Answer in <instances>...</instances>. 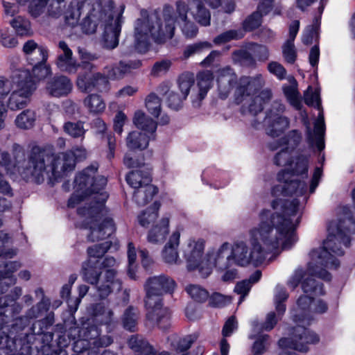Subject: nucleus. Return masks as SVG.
<instances>
[{
	"mask_svg": "<svg viewBox=\"0 0 355 355\" xmlns=\"http://www.w3.org/2000/svg\"><path fill=\"white\" fill-rule=\"evenodd\" d=\"M274 211L263 209L259 214V223L250 230L252 249L250 263L258 266L268 253L282 248L289 250L297 241L291 217L297 214V199H276L271 203Z\"/></svg>",
	"mask_w": 355,
	"mask_h": 355,
	"instance_id": "nucleus-1",
	"label": "nucleus"
},
{
	"mask_svg": "<svg viewBox=\"0 0 355 355\" xmlns=\"http://www.w3.org/2000/svg\"><path fill=\"white\" fill-rule=\"evenodd\" d=\"M343 216H340L338 222H331L328 225V236L323 243L322 248L313 250L310 252L312 261H315V266L310 263L307 277L302 283L303 291L309 295H322L325 292L323 284L317 282L314 277L320 278L324 281H330L331 274L318 265L328 268H337L339 261L331 254L342 256L344 254L341 245L349 247L350 243L349 234L355 233V221L352 212L348 207L343 208Z\"/></svg>",
	"mask_w": 355,
	"mask_h": 355,
	"instance_id": "nucleus-2",
	"label": "nucleus"
},
{
	"mask_svg": "<svg viewBox=\"0 0 355 355\" xmlns=\"http://www.w3.org/2000/svg\"><path fill=\"white\" fill-rule=\"evenodd\" d=\"M98 166L91 165L78 173L74 180L75 191L68 200V207L73 208L81 201L87 198L89 205L78 209L79 215L88 214L94 219L91 222L87 240L95 242L103 240L116 231L114 220L107 218L99 223L108 194L104 191L107 179L103 175H96Z\"/></svg>",
	"mask_w": 355,
	"mask_h": 355,
	"instance_id": "nucleus-3",
	"label": "nucleus"
},
{
	"mask_svg": "<svg viewBox=\"0 0 355 355\" xmlns=\"http://www.w3.org/2000/svg\"><path fill=\"white\" fill-rule=\"evenodd\" d=\"M175 10L169 5L164 6L162 17L157 15L145 17L147 12L141 11L144 17L137 19L135 24L134 46L140 53L148 51L150 42V37L157 44H164L172 39L175 34V22L182 21L180 28L187 39L195 37L198 33L197 26L188 19L189 7L183 1H178Z\"/></svg>",
	"mask_w": 355,
	"mask_h": 355,
	"instance_id": "nucleus-4",
	"label": "nucleus"
},
{
	"mask_svg": "<svg viewBox=\"0 0 355 355\" xmlns=\"http://www.w3.org/2000/svg\"><path fill=\"white\" fill-rule=\"evenodd\" d=\"M15 158L14 167L26 181L31 180L41 184L44 180V175L51 173L50 178L58 180L63 174L71 171L75 168L74 155L72 152L62 153L55 155L51 148L33 146L24 160V150L19 144L12 146Z\"/></svg>",
	"mask_w": 355,
	"mask_h": 355,
	"instance_id": "nucleus-5",
	"label": "nucleus"
},
{
	"mask_svg": "<svg viewBox=\"0 0 355 355\" xmlns=\"http://www.w3.org/2000/svg\"><path fill=\"white\" fill-rule=\"evenodd\" d=\"M176 283L170 277L161 275L149 278L145 284L146 309L145 325L150 329L158 327L166 331L171 327V312L163 306L161 295L173 293Z\"/></svg>",
	"mask_w": 355,
	"mask_h": 355,
	"instance_id": "nucleus-6",
	"label": "nucleus"
},
{
	"mask_svg": "<svg viewBox=\"0 0 355 355\" xmlns=\"http://www.w3.org/2000/svg\"><path fill=\"white\" fill-rule=\"evenodd\" d=\"M313 298L308 295H302L298 298L297 307L293 315L296 326L292 329L290 337L282 338L279 340V345L306 351L307 344H315L319 341L318 336L306 328L313 320Z\"/></svg>",
	"mask_w": 355,
	"mask_h": 355,
	"instance_id": "nucleus-7",
	"label": "nucleus"
},
{
	"mask_svg": "<svg viewBox=\"0 0 355 355\" xmlns=\"http://www.w3.org/2000/svg\"><path fill=\"white\" fill-rule=\"evenodd\" d=\"M103 73L96 71L92 74H80L76 81L78 89L84 93L107 92L109 89V79H120L123 77L119 64L105 67Z\"/></svg>",
	"mask_w": 355,
	"mask_h": 355,
	"instance_id": "nucleus-8",
	"label": "nucleus"
},
{
	"mask_svg": "<svg viewBox=\"0 0 355 355\" xmlns=\"http://www.w3.org/2000/svg\"><path fill=\"white\" fill-rule=\"evenodd\" d=\"M12 78L18 89L12 92L7 105L11 110H19L24 108L29 103L30 97L35 90L36 86L28 69L17 70Z\"/></svg>",
	"mask_w": 355,
	"mask_h": 355,
	"instance_id": "nucleus-9",
	"label": "nucleus"
},
{
	"mask_svg": "<svg viewBox=\"0 0 355 355\" xmlns=\"http://www.w3.org/2000/svg\"><path fill=\"white\" fill-rule=\"evenodd\" d=\"M233 263L243 267L250 263L248 247L243 241L235 243L230 252H229V244L225 243L215 255L214 265L218 269L231 268Z\"/></svg>",
	"mask_w": 355,
	"mask_h": 355,
	"instance_id": "nucleus-10",
	"label": "nucleus"
},
{
	"mask_svg": "<svg viewBox=\"0 0 355 355\" xmlns=\"http://www.w3.org/2000/svg\"><path fill=\"white\" fill-rule=\"evenodd\" d=\"M113 17L112 7L102 0H96L81 21V30L85 34H94L98 27L104 28L109 22H112Z\"/></svg>",
	"mask_w": 355,
	"mask_h": 355,
	"instance_id": "nucleus-11",
	"label": "nucleus"
},
{
	"mask_svg": "<svg viewBox=\"0 0 355 355\" xmlns=\"http://www.w3.org/2000/svg\"><path fill=\"white\" fill-rule=\"evenodd\" d=\"M265 85L261 74L255 76H242L238 83L234 92V101L236 104L243 103L249 96L257 93Z\"/></svg>",
	"mask_w": 355,
	"mask_h": 355,
	"instance_id": "nucleus-12",
	"label": "nucleus"
},
{
	"mask_svg": "<svg viewBox=\"0 0 355 355\" xmlns=\"http://www.w3.org/2000/svg\"><path fill=\"white\" fill-rule=\"evenodd\" d=\"M292 174L286 170H283L278 173L277 180L282 182L283 184L277 185L272 189V192L281 191L283 196H302L306 191V186L304 182L291 179Z\"/></svg>",
	"mask_w": 355,
	"mask_h": 355,
	"instance_id": "nucleus-13",
	"label": "nucleus"
},
{
	"mask_svg": "<svg viewBox=\"0 0 355 355\" xmlns=\"http://www.w3.org/2000/svg\"><path fill=\"white\" fill-rule=\"evenodd\" d=\"M62 53L58 54L55 65L60 71L69 74L76 73L78 69V62L73 58V52L64 41L58 43Z\"/></svg>",
	"mask_w": 355,
	"mask_h": 355,
	"instance_id": "nucleus-14",
	"label": "nucleus"
},
{
	"mask_svg": "<svg viewBox=\"0 0 355 355\" xmlns=\"http://www.w3.org/2000/svg\"><path fill=\"white\" fill-rule=\"evenodd\" d=\"M237 82V76L232 68L226 67L220 69L217 78L220 98L225 99L231 93Z\"/></svg>",
	"mask_w": 355,
	"mask_h": 355,
	"instance_id": "nucleus-15",
	"label": "nucleus"
},
{
	"mask_svg": "<svg viewBox=\"0 0 355 355\" xmlns=\"http://www.w3.org/2000/svg\"><path fill=\"white\" fill-rule=\"evenodd\" d=\"M205 248V241L202 239L195 241L190 239L184 251V257L187 261L189 270L198 268L201 263Z\"/></svg>",
	"mask_w": 355,
	"mask_h": 355,
	"instance_id": "nucleus-16",
	"label": "nucleus"
},
{
	"mask_svg": "<svg viewBox=\"0 0 355 355\" xmlns=\"http://www.w3.org/2000/svg\"><path fill=\"white\" fill-rule=\"evenodd\" d=\"M73 84L66 76H55L48 80L46 90L53 97H61L68 95L72 90Z\"/></svg>",
	"mask_w": 355,
	"mask_h": 355,
	"instance_id": "nucleus-17",
	"label": "nucleus"
},
{
	"mask_svg": "<svg viewBox=\"0 0 355 355\" xmlns=\"http://www.w3.org/2000/svg\"><path fill=\"white\" fill-rule=\"evenodd\" d=\"M290 121L288 117L281 114L266 115L263 126L267 135L275 137L279 136L288 128Z\"/></svg>",
	"mask_w": 355,
	"mask_h": 355,
	"instance_id": "nucleus-18",
	"label": "nucleus"
},
{
	"mask_svg": "<svg viewBox=\"0 0 355 355\" xmlns=\"http://www.w3.org/2000/svg\"><path fill=\"white\" fill-rule=\"evenodd\" d=\"M22 51L30 64L46 62L49 57L48 49L44 46H39L33 40L26 42Z\"/></svg>",
	"mask_w": 355,
	"mask_h": 355,
	"instance_id": "nucleus-19",
	"label": "nucleus"
},
{
	"mask_svg": "<svg viewBox=\"0 0 355 355\" xmlns=\"http://www.w3.org/2000/svg\"><path fill=\"white\" fill-rule=\"evenodd\" d=\"M214 73L211 71L205 70L197 74V84L199 92L196 96L192 99L194 107H199L201 101L205 98L208 91L213 85Z\"/></svg>",
	"mask_w": 355,
	"mask_h": 355,
	"instance_id": "nucleus-20",
	"label": "nucleus"
},
{
	"mask_svg": "<svg viewBox=\"0 0 355 355\" xmlns=\"http://www.w3.org/2000/svg\"><path fill=\"white\" fill-rule=\"evenodd\" d=\"M121 30V18L118 16L104 28L103 34V47L113 49L119 44V36Z\"/></svg>",
	"mask_w": 355,
	"mask_h": 355,
	"instance_id": "nucleus-21",
	"label": "nucleus"
},
{
	"mask_svg": "<svg viewBox=\"0 0 355 355\" xmlns=\"http://www.w3.org/2000/svg\"><path fill=\"white\" fill-rule=\"evenodd\" d=\"M116 270L107 269L105 271L103 279L95 284L97 294L101 299L106 298L112 292L114 285H118L119 289L121 288V283L116 278Z\"/></svg>",
	"mask_w": 355,
	"mask_h": 355,
	"instance_id": "nucleus-22",
	"label": "nucleus"
},
{
	"mask_svg": "<svg viewBox=\"0 0 355 355\" xmlns=\"http://www.w3.org/2000/svg\"><path fill=\"white\" fill-rule=\"evenodd\" d=\"M211 8H217L221 5V0H205ZM196 6V10L193 11V16L195 20L202 26L210 25L211 14L201 0H192Z\"/></svg>",
	"mask_w": 355,
	"mask_h": 355,
	"instance_id": "nucleus-23",
	"label": "nucleus"
},
{
	"mask_svg": "<svg viewBox=\"0 0 355 355\" xmlns=\"http://www.w3.org/2000/svg\"><path fill=\"white\" fill-rule=\"evenodd\" d=\"M127 183L132 188L152 184L151 168L144 166L139 169H135L128 173L125 178Z\"/></svg>",
	"mask_w": 355,
	"mask_h": 355,
	"instance_id": "nucleus-24",
	"label": "nucleus"
},
{
	"mask_svg": "<svg viewBox=\"0 0 355 355\" xmlns=\"http://www.w3.org/2000/svg\"><path fill=\"white\" fill-rule=\"evenodd\" d=\"M180 230L173 232L162 251V257L168 263H177L178 261V248L180 244Z\"/></svg>",
	"mask_w": 355,
	"mask_h": 355,
	"instance_id": "nucleus-25",
	"label": "nucleus"
},
{
	"mask_svg": "<svg viewBox=\"0 0 355 355\" xmlns=\"http://www.w3.org/2000/svg\"><path fill=\"white\" fill-rule=\"evenodd\" d=\"M98 261L86 260L82 264L80 275L83 281L94 285L96 284L102 274L101 268H98Z\"/></svg>",
	"mask_w": 355,
	"mask_h": 355,
	"instance_id": "nucleus-26",
	"label": "nucleus"
},
{
	"mask_svg": "<svg viewBox=\"0 0 355 355\" xmlns=\"http://www.w3.org/2000/svg\"><path fill=\"white\" fill-rule=\"evenodd\" d=\"M133 122L138 128L142 130L141 132L146 133L148 136H151L152 139H155L157 124L150 117L146 116L141 111H137L135 113Z\"/></svg>",
	"mask_w": 355,
	"mask_h": 355,
	"instance_id": "nucleus-27",
	"label": "nucleus"
},
{
	"mask_svg": "<svg viewBox=\"0 0 355 355\" xmlns=\"http://www.w3.org/2000/svg\"><path fill=\"white\" fill-rule=\"evenodd\" d=\"M135 189L133 200L139 206H144L157 193L158 189L153 184L145 185Z\"/></svg>",
	"mask_w": 355,
	"mask_h": 355,
	"instance_id": "nucleus-28",
	"label": "nucleus"
},
{
	"mask_svg": "<svg viewBox=\"0 0 355 355\" xmlns=\"http://www.w3.org/2000/svg\"><path fill=\"white\" fill-rule=\"evenodd\" d=\"M94 320L100 324L110 326L115 322L112 310L103 303L96 304L93 309Z\"/></svg>",
	"mask_w": 355,
	"mask_h": 355,
	"instance_id": "nucleus-29",
	"label": "nucleus"
},
{
	"mask_svg": "<svg viewBox=\"0 0 355 355\" xmlns=\"http://www.w3.org/2000/svg\"><path fill=\"white\" fill-rule=\"evenodd\" d=\"M152 139L151 136H148L146 133L133 131L130 132L126 138V145L130 150H144Z\"/></svg>",
	"mask_w": 355,
	"mask_h": 355,
	"instance_id": "nucleus-30",
	"label": "nucleus"
},
{
	"mask_svg": "<svg viewBox=\"0 0 355 355\" xmlns=\"http://www.w3.org/2000/svg\"><path fill=\"white\" fill-rule=\"evenodd\" d=\"M169 218L164 217L159 225L154 226L148 235V241L153 243H157L165 240L168 234Z\"/></svg>",
	"mask_w": 355,
	"mask_h": 355,
	"instance_id": "nucleus-31",
	"label": "nucleus"
},
{
	"mask_svg": "<svg viewBox=\"0 0 355 355\" xmlns=\"http://www.w3.org/2000/svg\"><path fill=\"white\" fill-rule=\"evenodd\" d=\"M78 53L81 59L80 62H78V69L80 68L83 71L78 73L77 78L80 74L94 73L97 67L92 62L98 59L96 54L81 49H79Z\"/></svg>",
	"mask_w": 355,
	"mask_h": 355,
	"instance_id": "nucleus-32",
	"label": "nucleus"
},
{
	"mask_svg": "<svg viewBox=\"0 0 355 355\" xmlns=\"http://www.w3.org/2000/svg\"><path fill=\"white\" fill-rule=\"evenodd\" d=\"M196 339L197 336L195 335H188L184 338H179L174 334L168 337V340L171 342V345L173 349L182 352L189 349Z\"/></svg>",
	"mask_w": 355,
	"mask_h": 355,
	"instance_id": "nucleus-33",
	"label": "nucleus"
},
{
	"mask_svg": "<svg viewBox=\"0 0 355 355\" xmlns=\"http://www.w3.org/2000/svg\"><path fill=\"white\" fill-rule=\"evenodd\" d=\"M35 121V112L31 109H26L17 116L15 123L19 128L27 130L33 127Z\"/></svg>",
	"mask_w": 355,
	"mask_h": 355,
	"instance_id": "nucleus-34",
	"label": "nucleus"
},
{
	"mask_svg": "<svg viewBox=\"0 0 355 355\" xmlns=\"http://www.w3.org/2000/svg\"><path fill=\"white\" fill-rule=\"evenodd\" d=\"M139 318V311L137 308L130 306L124 311L122 322L123 327L130 331H135Z\"/></svg>",
	"mask_w": 355,
	"mask_h": 355,
	"instance_id": "nucleus-35",
	"label": "nucleus"
},
{
	"mask_svg": "<svg viewBox=\"0 0 355 355\" xmlns=\"http://www.w3.org/2000/svg\"><path fill=\"white\" fill-rule=\"evenodd\" d=\"M83 104L90 113L99 114L105 109V103L101 96L92 94H89L83 101Z\"/></svg>",
	"mask_w": 355,
	"mask_h": 355,
	"instance_id": "nucleus-36",
	"label": "nucleus"
},
{
	"mask_svg": "<svg viewBox=\"0 0 355 355\" xmlns=\"http://www.w3.org/2000/svg\"><path fill=\"white\" fill-rule=\"evenodd\" d=\"M89 0H80L76 5L72 3L65 13V21L67 24L74 26L78 23L81 11L80 10Z\"/></svg>",
	"mask_w": 355,
	"mask_h": 355,
	"instance_id": "nucleus-37",
	"label": "nucleus"
},
{
	"mask_svg": "<svg viewBox=\"0 0 355 355\" xmlns=\"http://www.w3.org/2000/svg\"><path fill=\"white\" fill-rule=\"evenodd\" d=\"M111 246V241H105L89 247L87 250L88 257L87 260L98 261V263L99 259L103 258L105 254L110 249Z\"/></svg>",
	"mask_w": 355,
	"mask_h": 355,
	"instance_id": "nucleus-38",
	"label": "nucleus"
},
{
	"mask_svg": "<svg viewBox=\"0 0 355 355\" xmlns=\"http://www.w3.org/2000/svg\"><path fill=\"white\" fill-rule=\"evenodd\" d=\"M160 207V203L155 201L152 207L148 208L138 216L139 224L143 227H148L153 223L158 216V211Z\"/></svg>",
	"mask_w": 355,
	"mask_h": 355,
	"instance_id": "nucleus-39",
	"label": "nucleus"
},
{
	"mask_svg": "<svg viewBox=\"0 0 355 355\" xmlns=\"http://www.w3.org/2000/svg\"><path fill=\"white\" fill-rule=\"evenodd\" d=\"M212 44L207 41L198 42L185 46L183 50L182 60H187L196 54H200L205 50L210 49Z\"/></svg>",
	"mask_w": 355,
	"mask_h": 355,
	"instance_id": "nucleus-40",
	"label": "nucleus"
},
{
	"mask_svg": "<svg viewBox=\"0 0 355 355\" xmlns=\"http://www.w3.org/2000/svg\"><path fill=\"white\" fill-rule=\"evenodd\" d=\"M64 132L73 138L83 139L85 134L84 122L78 121L76 122L67 121L63 125Z\"/></svg>",
	"mask_w": 355,
	"mask_h": 355,
	"instance_id": "nucleus-41",
	"label": "nucleus"
},
{
	"mask_svg": "<svg viewBox=\"0 0 355 355\" xmlns=\"http://www.w3.org/2000/svg\"><path fill=\"white\" fill-rule=\"evenodd\" d=\"M288 297V293L286 288L280 285H277L275 290V309L279 315L284 314L286 311V304L284 302Z\"/></svg>",
	"mask_w": 355,
	"mask_h": 355,
	"instance_id": "nucleus-42",
	"label": "nucleus"
},
{
	"mask_svg": "<svg viewBox=\"0 0 355 355\" xmlns=\"http://www.w3.org/2000/svg\"><path fill=\"white\" fill-rule=\"evenodd\" d=\"M145 103L150 114L157 118L160 115L162 101L155 93L149 94L146 98Z\"/></svg>",
	"mask_w": 355,
	"mask_h": 355,
	"instance_id": "nucleus-43",
	"label": "nucleus"
},
{
	"mask_svg": "<svg viewBox=\"0 0 355 355\" xmlns=\"http://www.w3.org/2000/svg\"><path fill=\"white\" fill-rule=\"evenodd\" d=\"M178 83L179 89L183 96V98L186 99L189 94L191 87L194 84V77L193 73L189 72L182 73L178 79Z\"/></svg>",
	"mask_w": 355,
	"mask_h": 355,
	"instance_id": "nucleus-44",
	"label": "nucleus"
},
{
	"mask_svg": "<svg viewBox=\"0 0 355 355\" xmlns=\"http://www.w3.org/2000/svg\"><path fill=\"white\" fill-rule=\"evenodd\" d=\"M123 164L129 168L139 169L149 165L144 162V158L141 155H137L135 153H126L123 158Z\"/></svg>",
	"mask_w": 355,
	"mask_h": 355,
	"instance_id": "nucleus-45",
	"label": "nucleus"
},
{
	"mask_svg": "<svg viewBox=\"0 0 355 355\" xmlns=\"http://www.w3.org/2000/svg\"><path fill=\"white\" fill-rule=\"evenodd\" d=\"M244 33L241 30H229L216 36L213 42L216 45L227 43L231 40H237L243 38Z\"/></svg>",
	"mask_w": 355,
	"mask_h": 355,
	"instance_id": "nucleus-46",
	"label": "nucleus"
},
{
	"mask_svg": "<svg viewBox=\"0 0 355 355\" xmlns=\"http://www.w3.org/2000/svg\"><path fill=\"white\" fill-rule=\"evenodd\" d=\"M187 293L190 297L198 302H205L209 297L208 292L198 285H189L186 287Z\"/></svg>",
	"mask_w": 355,
	"mask_h": 355,
	"instance_id": "nucleus-47",
	"label": "nucleus"
},
{
	"mask_svg": "<svg viewBox=\"0 0 355 355\" xmlns=\"http://www.w3.org/2000/svg\"><path fill=\"white\" fill-rule=\"evenodd\" d=\"M263 110V105L260 103L259 98L254 96L250 98V103L248 105H243L241 107L242 114H251L256 116Z\"/></svg>",
	"mask_w": 355,
	"mask_h": 355,
	"instance_id": "nucleus-48",
	"label": "nucleus"
},
{
	"mask_svg": "<svg viewBox=\"0 0 355 355\" xmlns=\"http://www.w3.org/2000/svg\"><path fill=\"white\" fill-rule=\"evenodd\" d=\"M282 55L286 62L294 64L297 60V53L294 42H285L282 46Z\"/></svg>",
	"mask_w": 355,
	"mask_h": 355,
	"instance_id": "nucleus-49",
	"label": "nucleus"
},
{
	"mask_svg": "<svg viewBox=\"0 0 355 355\" xmlns=\"http://www.w3.org/2000/svg\"><path fill=\"white\" fill-rule=\"evenodd\" d=\"M261 14L255 11L248 16L243 22V29L245 31H252L259 28L261 24Z\"/></svg>",
	"mask_w": 355,
	"mask_h": 355,
	"instance_id": "nucleus-50",
	"label": "nucleus"
},
{
	"mask_svg": "<svg viewBox=\"0 0 355 355\" xmlns=\"http://www.w3.org/2000/svg\"><path fill=\"white\" fill-rule=\"evenodd\" d=\"M10 24L16 32L21 35H28L31 30V24L27 19L19 16L14 18Z\"/></svg>",
	"mask_w": 355,
	"mask_h": 355,
	"instance_id": "nucleus-51",
	"label": "nucleus"
},
{
	"mask_svg": "<svg viewBox=\"0 0 355 355\" xmlns=\"http://www.w3.org/2000/svg\"><path fill=\"white\" fill-rule=\"evenodd\" d=\"M31 64L33 65V75L31 73L33 78L34 77L37 80H41L46 78L51 73V67L46 64V62H42L40 63Z\"/></svg>",
	"mask_w": 355,
	"mask_h": 355,
	"instance_id": "nucleus-52",
	"label": "nucleus"
},
{
	"mask_svg": "<svg viewBox=\"0 0 355 355\" xmlns=\"http://www.w3.org/2000/svg\"><path fill=\"white\" fill-rule=\"evenodd\" d=\"M128 344L130 348L135 351V354L144 350L147 347L151 346L145 338L139 335L132 336L128 340Z\"/></svg>",
	"mask_w": 355,
	"mask_h": 355,
	"instance_id": "nucleus-53",
	"label": "nucleus"
},
{
	"mask_svg": "<svg viewBox=\"0 0 355 355\" xmlns=\"http://www.w3.org/2000/svg\"><path fill=\"white\" fill-rule=\"evenodd\" d=\"M277 322L276 315L274 312L269 313L266 318V321L263 324H259L258 322H253L254 329L258 331H270L272 330Z\"/></svg>",
	"mask_w": 355,
	"mask_h": 355,
	"instance_id": "nucleus-54",
	"label": "nucleus"
},
{
	"mask_svg": "<svg viewBox=\"0 0 355 355\" xmlns=\"http://www.w3.org/2000/svg\"><path fill=\"white\" fill-rule=\"evenodd\" d=\"M137 254L134 244L129 242L128 245V275L132 279H136V275L134 269V264L136 260Z\"/></svg>",
	"mask_w": 355,
	"mask_h": 355,
	"instance_id": "nucleus-55",
	"label": "nucleus"
},
{
	"mask_svg": "<svg viewBox=\"0 0 355 355\" xmlns=\"http://www.w3.org/2000/svg\"><path fill=\"white\" fill-rule=\"evenodd\" d=\"M172 62L170 60H162L156 62L151 70V74L154 76H159L165 74L171 68Z\"/></svg>",
	"mask_w": 355,
	"mask_h": 355,
	"instance_id": "nucleus-56",
	"label": "nucleus"
},
{
	"mask_svg": "<svg viewBox=\"0 0 355 355\" xmlns=\"http://www.w3.org/2000/svg\"><path fill=\"white\" fill-rule=\"evenodd\" d=\"M49 0H33L28 6L29 13L34 18L40 16L44 10Z\"/></svg>",
	"mask_w": 355,
	"mask_h": 355,
	"instance_id": "nucleus-57",
	"label": "nucleus"
},
{
	"mask_svg": "<svg viewBox=\"0 0 355 355\" xmlns=\"http://www.w3.org/2000/svg\"><path fill=\"white\" fill-rule=\"evenodd\" d=\"M54 322V313L50 312L44 318H43L42 320H37L35 322V324H33V331H34L35 328V326L37 324L39 326L40 329L37 332V334H43L44 331L47 330L53 324Z\"/></svg>",
	"mask_w": 355,
	"mask_h": 355,
	"instance_id": "nucleus-58",
	"label": "nucleus"
},
{
	"mask_svg": "<svg viewBox=\"0 0 355 355\" xmlns=\"http://www.w3.org/2000/svg\"><path fill=\"white\" fill-rule=\"evenodd\" d=\"M304 102L309 106H312L317 108L320 112L322 111L321 100L319 93L317 91L304 94Z\"/></svg>",
	"mask_w": 355,
	"mask_h": 355,
	"instance_id": "nucleus-59",
	"label": "nucleus"
},
{
	"mask_svg": "<svg viewBox=\"0 0 355 355\" xmlns=\"http://www.w3.org/2000/svg\"><path fill=\"white\" fill-rule=\"evenodd\" d=\"M274 163L277 166H286L291 164V153L288 148L286 147L275 155Z\"/></svg>",
	"mask_w": 355,
	"mask_h": 355,
	"instance_id": "nucleus-60",
	"label": "nucleus"
},
{
	"mask_svg": "<svg viewBox=\"0 0 355 355\" xmlns=\"http://www.w3.org/2000/svg\"><path fill=\"white\" fill-rule=\"evenodd\" d=\"M309 168V158L305 155H300L297 157L295 168L293 173L296 175H306Z\"/></svg>",
	"mask_w": 355,
	"mask_h": 355,
	"instance_id": "nucleus-61",
	"label": "nucleus"
},
{
	"mask_svg": "<svg viewBox=\"0 0 355 355\" xmlns=\"http://www.w3.org/2000/svg\"><path fill=\"white\" fill-rule=\"evenodd\" d=\"M22 291L19 287H15L13 291L14 297L12 298L10 296H6L3 298L0 299V307L2 308V311H5L8 310L7 312H11L12 309L9 308L10 304L12 302H15L17 299L21 295Z\"/></svg>",
	"mask_w": 355,
	"mask_h": 355,
	"instance_id": "nucleus-62",
	"label": "nucleus"
},
{
	"mask_svg": "<svg viewBox=\"0 0 355 355\" xmlns=\"http://www.w3.org/2000/svg\"><path fill=\"white\" fill-rule=\"evenodd\" d=\"M231 297L225 296L220 293H215L209 298V304L213 307H222L230 303Z\"/></svg>",
	"mask_w": 355,
	"mask_h": 355,
	"instance_id": "nucleus-63",
	"label": "nucleus"
},
{
	"mask_svg": "<svg viewBox=\"0 0 355 355\" xmlns=\"http://www.w3.org/2000/svg\"><path fill=\"white\" fill-rule=\"evenodd\" d=\"M268 69L270 73L276 76L279 80H283L286 78V70L282 64L277 62H270L268 64Z\"/></svg>",
	"mask_w": 355,
	"mask_h": 355,
	"instance_id": "nucleus-64",
	"label": "nucleus"
}]
</instances>
